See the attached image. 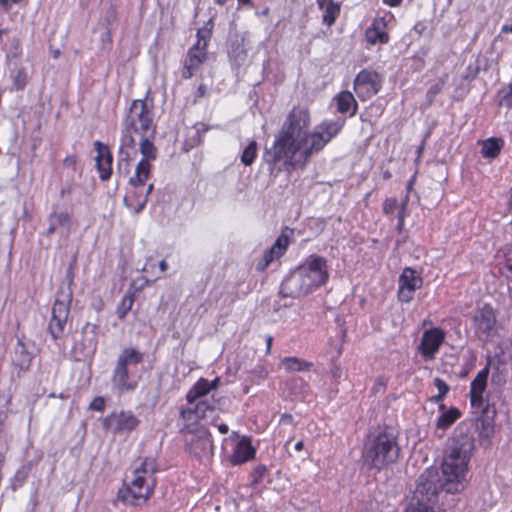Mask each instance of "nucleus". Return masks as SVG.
<instances>
[{"label":"nucleus","instance_id":"nucleus-59","mask_svg":"<svg viewBox=\"0 0 512 512\" xmlns=\"http://www.w3.org/2000/svg\"><path fill=\"white\" fill-rule=\"evenodd\" d=\"M218 430L220 431V433L222 434H226L229 430L228 426L224 423L218 425Z\"/></svg>","mask_w":512,"mask_h":512},{"label":"nucleus","instance_id":"nucleus-31","mask_svg":"<svg viewBox=\"0 0 512 512\" xmlns=\"http://www.w3.org/2000/svg\"><path fill=\"white\" fill-rule=\"evenodd\" d=\"M282 365L289 372L306 371L312 366V363L301 360L296 357H285L282 360Z\"/></svg>","mask_w":512,"mask_h":512},{"label":"nucleus","instance_id":"nucleus-10","mask_svg":"<svg viewBox=\"0 0 512 512\" xmlns=\"http://www.w3.org/2000/svg\"><path fill=\"white\" fill-rule=\"evenodd\" d=\"M71 294L59 292L52 307V316L48 331L54 340L60 339L64 333L70 313Z\"/></svg>","mask_w":512,"mask_h":512},{"label":"nucleus","instance_id":"nucleus-17","mask_svg":"<svg viewBox=\"0 0 512 512\" xmlns=\"http://www.w3.org/2000/svg\"><path fill=\"white\" fill-rule=\"evenodd\" d=\"M287 232L293 234V230H290L287 227L285 228V230L278 236L275 243L271 246L270 249L265 251L262 259L257 263V271H265L272 261L284 255L289 245V236L287 235Z\"/></svg>","mask_w":512,"mask_h":512},{"label":"nucleus","instance_id":"nucleus-45","mask_svg":"<svg viewBox=\"0 0 512 512\" xmlns=\"http://www.w3.org/2000/svg\"><path fill=\"white\" fill-rule=\"evenodd\" d=\"M407 202H408V199L406 198L402 204H401V208L398 212V215H397V218H398V223H397V227L396 229L401 232L402 229H403V226H404V219H405V211H406V207H407Z\"/></svg>","mask_w":512,"mask_h":512},{"label":"nucleus","instance_id":"nucleus-18","mask_svg":"<svg viewBox=\"0 0 512 512\" xmlns=\"http://www.w3.org/2000/svg\"><path fill=\"white\" fill-rule=\"evenodd\" d=\"M34 343L26 338L19 337L14 348L12 363L21 371L29 370L34 358Z\"/></svg>","mask_w":512,"mask_h":512},{"label":"nucleus","instance_id":"nucleus-14","mask_svg":"<svg viewBox=\"0 0 512 512\" xmlns=\"http://www.w3.org/2000/svg\"><path fill=\"white\" fill-rule=\"evenodd\" d=\"M139 423L140 420L131 411H121L106 416L103 420V427L106 430H111L114 434H120L136 429Z\"/></svg>","mask_w":512,"mask_h":512},{"label":"nucleus","instance_id":"nucleus-7","mask_svg":"<svg viewBox=\"0 0 512 512\" xmlns=\"http://www.w3.org/2000/svg\"><path fill=\"white\" fill-rule=\"evenodd\" d=\"M489 368L480 370L470 384V402L477 419H481L483 425L493 421L496 411L488 402L484 401L483 393L487 387Z\"/></svg>","mask_w":512,"mask_h":512},{"label":"nucleus","instance_id":"nucleus-23","mask_svg":"<svg viewBox=\"0 0 512 512\" xmlns=\"http://www.w3.org/2000/svg\"><path fill=\"white\" fill-rule=\"evenodd\" d=\"M256 451L251 444V441L243 437L236 444L232 455L230 456V462L233 465H240L247 461L252 460L255 457Z\"/></svg>","mask_w":512,"mask_h":512},{"label":"nucleus","instance_id":"nucleus-13","mask_svg":"<svg viewBox=\"0 0 512 512\" xmlns=\"http://www.w3.org/2000/svg\"><path fill=\"white\" fill-rule=\"evenodd\" d=\"M445 331L438 327L425 330L422 334L418 351L425 360H433L445 340Z\"/></svg>","mask_w":512,"mask_h":512},{"label":"nucleus","instance_id":"nucleus-15","mask_svg":"<svg viewBox=\"0 0 512 512\" xmlns=\"http://www.w3.org/2000/svg\"><path fill=\"white\" fill-rule=\"evenodd\" d=\"M398 284V299L408 303L414 298L415 291L422 287L423 280L414 269L406 267L399 276Z\"/></svg>","mask_w":512,"mask_h":512},{"label":"nucleus","instance_id":"nucleus-47","mask_svg":"<svg viewBox=\"0 0 512 512\" xmlns=\"http://www.w3.org/2000/svg\"><path fill=\"white\" fill-rule=\"evenodd\" d=\"M211 37V29L202 28L197 31V39L203 40V42L208 43Z\"/></svg>","mask_w":512,"mask_h":512},{"label":"nucleus","instance_id":"nucleus-9","mask_svg":"<svg viewBox=\"0 0 512 512\" xmlns=\"http://www.w3.org/2000/svg\"><path fill=\"white\" fill-rule=\"evenodd\" d=\"M140 137L139 151L141 160L135 167V174L129 178V184L135 189L142 188L150 176L151 161L157 158V148L153 141L156 135H138Z\"/></svg>","mask_w":512,"mask_h":512},{"label":"nucleus","instance_id":"nucleus-21","mask_svg":"<svg viewBox=\"0 0 512 512\" xmlns=\"http://www.w3.org/2000/svg\"><path fill=\"white\" fill-rule=\"evenodd\" d=\"M94 147L97 151L95 162L97 171L99 172V178L102 181H107L112 175L113 156L108 147L103 145L100 141H96Z\"/></svg>","mask_w":512,"mask_h":512},{"label":"nucleus","instance_id":"nucleus-26","mask_svg":"<svg viewBox=\"0 0 512 512\" xmlns=\"http://www.w3.org/2000/svg\"><path fill=\"white\" fill-rule=\"evenodd\" d=\"M340 2L341 0H326L318 4L319 8L323 10L322 21L324 24L328 26L334 24L340 13Z\"/></svg>","mask_w":512,"mask_h":512},{"label":"nucleus","instance_id":"nucleus-50","mask_svg":"<svg viewBox=\"0 0 512 512\" xmlns=\"http://www.w3.org/2000/svg\"><path fill=\"white\" fill-rule=\"evenodd\" d=\"M406 512H435L434 508H427L426 506H408Z\"/></svg>","mask_w":512,"mask_h":512},{"label":"nucleus","instance_id":"nucleus-20","mask_svg":"<svg viewBox=\"0 0 512 512\" xmlns=\"http://www.w3.org/2000/svg\"><path fill=\"white\" fill-rule=\"evenodd\" d=\"M188 449L190 453L199 458L212 455L214 445L211 433L204 427L198 429L190 439Z\"/></svg>","mask_w":512,"mask_h":512},{"label":"nucleus","instance_id":"nucleus-54","mask_svg":"<svg viewBox=\"0 0 512 512\" xmlns=\"http://www.w3.org/2000/svg\"><path fill=\"white\" fill-rule=\"evenodd\" d=\"M208 43L203 42V40L197 39L196 44H194L192 47H197L199 52H206Z\"/></svg>","mask_w":512,"mask_h":512},{"label":"nucleus","instance_id":"nucleus-35","mask_svg":"<svg viewBox=\"0 0 512 512\" xmlns=\"http://www.w3.org/2000/svg\"><path fill=\"white\" fill-rule=\"evenodd\" d=\"M134 303V297L131 294L125 295L117 306L116 314L120 320H123L131 310Z\"/></svg>","mask_w":512,"mask_h":512},{"label":"nucleus","instance_id":"nucleus-58","mask_svg":"<svg viewBox=\"0 0 512 512\" xmlns=\"http://www.w3.org/2000/svg\"><path fill=\"white\" fill-rule=\"evenodd\" d=\"M159 268L161 272H166L168 269V263L165 260H161L159 263Z\"/></svg>","mask_w":512,"mask_h":512},{"label":"nucleus","instance_id":"nucleus-6","mask_svg":"<svg viewBox=\"0 0 512 512\" xmlns=\"http://www.w3.org/2000/svg\"><path fill=\"white\" fill-rule=\"evenodd\" d=\"M144 360V353L133 348L126 347L118 355L111 376V383L120 393L134 391L138 381L129 372L130 366H136Z\"/></svg>","mask_w":512,"mask_h":512},{"label":"nucleus","instance_id":"nucleus-46","mask_svg":"<svg viewBox=\"0 0 512 512\" xmlns=\"http://www.w3.org/2000/svg\"><path fill=\"white\" fill-rule=\"evenodd\" d=\"M89 408L94 411L102 412L105 409V399L102 396H97L90 403Z\"/></svg>","mask_w":512,"mask_h":512},{"label":"nucleus","instance_id":"nucleus-34","mask_svg":"<svg viewBox=\"0 0 512 512\" xmlns=\"http://www.w3.org/2000/svg\"><path fill=\"white\" fill-rule=\"evenodd\" d=\"M11 77L13 80V86L16 90H23L28 82V77L25 68L17 67L11 72Z\"/></svg>","mask_w":512,"mask_h":512},{"label":"nucleus","instance_id":"nucleus-52","mask_svg":"<svg viewBox=\"0 0 512 512\" xmlns=\"http://www.w3.org/2000/svg\"><path fill=\"white\" fill-rule=\"evenodd\" d=\"M279 422L281 424H294V417L291 414L284 413L281 415Z\"/></svg>","mask_w":512,"mask_h":512},{"label":"nucleus","instance_id":"nucleus-42","mask_svg":"<svg viewBox=\"0 0 512 512\" xmlns=\"http://www.w3.org/2000/svg\"><path fill=\"white\" fill-rule=\"evenodd\" d=\"M132 163L124 162L123 160H118L117 162V174L120 177L126 178L130 175Z\"/></svg>","mask_w":512,"mask_h":512},{"label":"nucleus","instance_id":"nucleus-12","mask_svg":"<svg viewBox=\"0 0 512 512\" xmlns=\"http://www.w3.org/2000/svg\"><path fill=\"white\" fill-rule=\"evenodd\" d=\"M381 89L380 76L375 71L361 70L354 80V90L362 100L372 97Z\"/></svg>","mask_w":512,"mask_h":512},{"label":"nucleus","instance_id":"nucleus-36","mask_svg":"<svg viewBox=\"0 0 512 512\" xmlns=\"http://www.w3.org/2000/svg\"><path fill=\"white\" fill-rule=\"evenodd\" d=\"M266 472H267V468L265 465L260 464V465L256 466L250 474V477L252 479L251 484H250L251 487L258 486L259 483L262 481Z\"/></svg>","mask_w":512,"mask_h":512},{"label":"nucleus","instance_id":"nucleus-19","mask_svg":"<svg viewBox=\"0 0 512 512\" xmlns=\"http://www.w3.org/2000/svg\"><path fill=\"white\" fill-rule=\"evenodd\" d=\"M214 403L207 400L198 399L194 404L183 407L180 410V417L185 421V429L189 430V426L197 423L206 417L207 412L214 411Z\"/></svg>","mask_w":512,"mask_h":512},{"label":"nucleus","instance_id":"nucleus-37","mask_svg":"<svg viewBox=\"0 0 512 512\" xmlns=\"http://www.w3.org/2000/svg\"><path fill=\"white\" fill-rule=\"evenodd\" d=\"M268 375V371L265 369L262 365H257L253 370L250 372V379L251 382L259 384L260 381L264 380Z\"/></svg>","mask_w":512,"mask_h":512},{"label":"nucleus","instance_id":"nucleus-5","mask_svg":"<svg viewBox=\"0 0 512 512\" xmlns=\"http://www.w3.org/2000/svg\"><path fill=\"white\" fill-rule=\"evenodd\" d=\"M122 125L123 142L127 146H133V134L156 135L153 105L146 100H134Z\"/></svg>","mask_w":512,"mask_h":512},{"label":"nucleus","instance_id":"nucleus-44","mask_svg":"<svg viewBox=\"0 0 512 512\" xmlns=\"http://www.w3.org/2000/svg\"><path fill=\"white\" fill-rule=\"evenodd\" d=\"M433 383H434L435 387L438 389V394L446 397V395L448 394V392L450 390L447 383L439 377L434 378Z\"/></svg>","mask_w":512,"mask_h":512},{"label":"nucleus","instance_id":"nucleus-8","mask_svg":"<svg viewBox=\"0 0 512 512\" xmlns=\"http://www.w3.org/2000/svg\"><path fill=\"white\" fill-rule=\"evenodd\" d=\"M311 292L324 286L329 280L327 259L311 254L296 268Z\"/></svg>","mask_w":512,"mask_h":512},{"label":"nucleus","instance_id":"nucleus-1","mask_svg":"<svg viewBox=\"0 0 512 512\" xmlns=\"http://www.w3.org/2000/svg\"><path fill=\"white\" fill-rule=\"evenodd\" d=\"M345 124L346 118L338 116L322 121L309 132V110L301 106L293 107L276 135L273 146L266 149L263 155L270 179L274 181L280 173L291 172L298 165L305 167L313 155L321 152L338 136Z\"/></svg>","mask_w":512,"mask_h":512},{"label":"nucleus","instance_id":"nucleus-29","mask_svg":"<svg viewBox=\"0 0 512 512\" xmlns=\"http://www.w3.org/2000/svg\"><path fill=\"white\" fill-rule=\"evenodd\" d=\"M504 145V141L500 138H489L482 143L481 154L484 158H496L502 147Z\"/></svg>","mask_w":512,"mask_h":512},{"label":"nucleus","instance_id":"nucleus-64","mask_svg":"<svg viewBox=\"0 0 512 512\" xmlns=\"http://www.w3.org/2000/svg\"><path fill=\"white\" fill-rule=\"evenodd\" d=\"M154 189V185L153 184H150L147 189H146V193H145V196H149L151 194V192L153 191Z\"/></svg>","mask_w":512,"mask_h":512},{"label":"nucleus","instance_id":"nucleus-51","mask_svg":"<svg viewBox=\"0 0 512 512\" xmlns=\"http://www.w3.org/2000/svg\"><path fill=\"white\" fill-rule=\"evenodd\" d=\"M444 398H445L444 396L437 394V395L431 396L429 401L432 403H435V404L439 403V410H444L445 405L442 403Z\"/></svg>","mask_w":512,"mask_h":512},{"label":"nucleus","instance_id":"nucleus-62","mask_svg":"<svg viewBox=\"0 0 512 512\" xmlns=\"http://www.w3.org/2000/svg\"><path fill=\"white\" fill-rule=\"evenodd\" d=\"M304 448V443L302 441H298L296 444H295V450L296 451H302Z\"/></svg>","mask_w":512,"mask_h":512},{"label":"nucleus","instance_id":"nucleus-33","mask_svg":"<svg viewBox=\"0 0 512 512\" xmlns=\"http://www.w3.org/2000/svg\"><path fill=\"white\" fill-rule=\"evenodd\" d=\"M258 144L255 140H252L244 148L241 154V162L245 166H251L257 156Z\"/></svg>","mask_w":512,"mask_h":512},{"label":"nucleus","instance_id":"nucleus-60","mask_svg":"<svg viewBox=\"0 0 512 512\" xmlns=\"http://www.w3.org/2000/svg\"><path fill=\"white\" fill-rule=\"evenodd\" d=\"M511 32L512 33V24L511 25H503L502 28H501V33H509Z\"/></svg>","mask_w":512,"mask_h":512},{"label":"nucleus","instance_id":"nucleus-28","mask_svg":"<svg viewBox=\"0 0 512 512\" xmlns=\"http://www.w3.org/2000/svg\"><path fill=\"white\" fill-rule=\"evenodd\" d=\"M441 411L442 413L436 421V428L443 431L451 427L461 417V412L456 407H450L448 410L444 409Z\"/></svg>","mask_w":512,"mask_h":512},{"label":"nucleus","instance_id":"nucleus-32","mask_svg":"<svg viewBox=\"0 0 512 512\" xmlns=\"http://www.w3.org/2000/svg\"><path fill=\"white\" fill-rule=\"evenodd\" d=\"M138 150L136 149V141L134 140L133 146L124 145L123 135H121V144L119 149L118 160L132 163L137 156Z\"/></svg>","mask_w":512,"mask_h":512},{"label":"nucleus","instance_id":"nucleus-63","mask_svg":"<svg viewBox=\"0 0 512 512\" xmlns=\"http://www.w3.org/2000/svg\"><path fill=\"white\" fill-rule=\"evenodd\" d=\"M508 207H509V210H512V187L509 190Z\"/></svg>","mask_w":512,"mask_h":512},{"label":"nucleus","instance_id":"nucleus-16","mask_svg":"<svg viewBox=\"0 0 512 512\" xmlns=\"http://www.w3.org/2000/svg\"><path fill=\"white\" fill-rule=\"evenodd\" d=\"M312 293L297 269L287 275L281 283V297L299 298Z\"/></svg>","mask_w":512,"mask_h":512},{"label":"nucleus","instance_id":"nucleus-27","mask_svg":"<svg viewBox=\"0 0 512 512\" xmlns=\"http://www.w3.org/2000/svg\"><path fill=\"white\" fill-rule=\"evenodd\" d=\"M210 392L211 387L208 385V379L200 378L187 392L186 400L189 405H192L198 399H202Z\"/></svg>","mask_w":512,"mask_h":512},{"label":"nucleus","instance_id":"nucleus-3","mask_svg":"<svg viewBox=\"0 0 512 512\" xmlns=\"http://www.w3.org/2000/svg\"><path fill=\"white\" fill-rule=\"evenodd\" d=\"M401 448L392 427L378 426L369 431L362 450V459L369 469L381 471L396 463Z\"/></svg>","mask_w":512,"mask_h":512},{"label":"nucleus","instance_id":"nucleus-48","mask_svg":"<svg viewBox=\"0 0 512 512\" xmlns=\"http://www.w3.org/2000/svg\"><path fill=\"white\" fill-rule=\"evenodd\" d=\"M439 87L437 85H432L428 91H427V94H426V98L428 99L429 103H432V101L434 100L435 96L438 94L439 92Z\"/></svg>","mask_w":512,"mask_h":512},{"label":"nucleus","instance_id":"nucleus-24","mask_svg":"<svg viewBox=\"0 0 512 512\" xmlns=\"http://www.w3.org/2000/svg\"><path fill=\"white\" fill-rule=\"evenodd\" d=\"M48 224L46 231L48 236L54 234L59 228L66 229L68 233L71 227V215L68 212L53 209L48 216Z\"/></svg>","mask_w":512,"mask_h":512},{"label":"nucleus","instance_id":"nucleus-53","mask_svg":"<svg viewBox=\"0 0 512 512\" xmlns=\"http://www.w3.org/2000/svg\"><path fill=\"white\" fill-rule=\"evenodd\" d=\"M195 128H196L197 134H199V137H201V134L206 133L210 129V127L204 123H197Z\"/></svg>","mask_w":512,"mask_h":512},{"label":"nucleus","instance_id":"nucleus-4","mask_svg":"<svg viewBox=\"0 0 512 512\" xmlns=\"http://www.w3.org/2000/svg\"><path fill=\"white\" fill-rule=\"evenodd\" d=\"M157 463L154 458L146 457L136 468L131 479H125L117 492V500L126 506L142 507L154 493Z\"/></svg>","mask_w":512,"mask_h":512},{"label":"nucleus","instance_id":"nucleus-30","mask_svg":"<svg viewBox=\"0 0 512 512\" xmlns=\"http://www.w3.org/2000/svg\"><path fill=\"white\" fill-rule=\"evenodd\" d=\"M379 24L380 23L376 20L372 26L366 30V39L372 45L376 43L385 44L389 41L388 33L381 29Z\"/></svg>","mask_w":512,"mask_h":512},{"label":"nucleus","instance_id":"nucleus-40","mask_svg":"<svg viewBox=\"0 0 512 512\" xmlns=\"http://www.w3.org/2000/svg\"><path fill=\"white\" fill-rule=\"evenodd\" d=\"M480 69H481L480 59L478 58L476 60L475 64H470L467 67L466 72L463 75V78L465 80H473V79H475L477 77V75L479 74Z\"/></svg>","mask_w":512,"mask_h":512},{"label":"nucleus","instance_id":"nucleus-25","mask_svg":"<svg viewBox=\"0 0 512 512\" xmlns=\"http://www.w3.org/2000/svg\"><path fill=\"white\" fill-rule=\"evenodd\" d=\"M337 111L341 114H345L351 110L350 116H354L358 110V104L353 94L349 91H343L334 98Z\"/></svg>","mask_w":512,"mask_h":512},{"label":"nucleus","instance_id":"nucleus-41","mask_svg":"<svg viewBox=\"0 0 512 512\" xmlns=\"http://www.w3.org/2000/svg\"><path fill=\"white\" fill-rule=\"evenodd\" d=\"M22 53V50H21V46H20V41L18 38L14 37L12 40H11V47L7 53V57L10 58V57H13V58H18Z\"/></svg>","mask_w":512,"mask_h":512},{"label":"nucleus","instance_id":"nucleus-55","mask_svg":"<svg viewBox=\"0 0 512 512\" xmlns=\"http://www.w3.org/2000/svg\"><path fill=\"white\" fill-rule=\"evenodd\" d=\"M219 384H220V378L219 377H216L212 381L208 380V385L211 387V391L217 389Z\"/></svg>","mask_w":512,"mask_h":512},{"label":"nucleus","instance_id":"nucleus-56","mask_svg":"<svg viewBox=\"0 0 512 512\" xmlns=\"http://www.w3.org/2000/svg\"><path fill=\"white\" fill-rule=\"evenodd\" d=\"M403 0H383V2L390 7H397Z\"/></svg>","mask_w":512,"mask_h":512},{"label":"nucleus","instance_id":"nucleus-11","mask_svg":"<svg viewBox=\"0 0 512 512\" xmlns=\"http://www.w3.org/2000/svg\"><path fill=\"white\" fill-rule=\"evenodd\" d=\"M473 324L476 335L483 340L491 338L495 331L496 316L491 306L485 304L475 311Z\"/></svg>","mask_w":512,"mask_h":512},{"label":"nucleus","instance_id":"nucleus-43","mask_svg":"<svg viewBox=\"0 0 512 512\" xmlns=\"http://www.w3.org/2000/svg\"><path fill=\"white\" fill-rule=\"evenodd\" d=\"M398 207V201L396 198H387L383 204V212L386 215L392 214Z\"/></svg>","mask_w":512,"mask_h":512},{"label":"nucleus","instance_id":"nucleus-61","mask_svg":"<svg viewBox=\"0 0 512 512\" xmlns=\"http://www.w3.org/2000/svg\"><path fill=\"white\" fill-rule=\"evenodd\" d=\"M198 94L201 97L205 96V94H206V87H205V85H200L198 87Z\"/></svg>","mask_w":512,"mask_h":512},{"label":"nucleus","instance_id":"nucleus-57","mask_svg":"<svg viewBox=\"0 0 512 512\" xmlns=\"http://www.w3.org/2000/svg\"><path fill=\"white\" fill-rule=\"evenodd\" d=\"M272 342H273V337L271 335H268L266 337V353H270L271 351V346H272Z\"/></svg>","mask_w":512,"mask_h":512},{"label":"nucleus","instance_id":"nucleus-38","mask_svg":"<svg viewBox=\"0 0 512 512\" xmlns=\"http://www.w3.org/2000/svg\"><path fill=\"white\" fill-rule=\"evenodd\" d=\"M131 198L126 196L124 197V204L127 208L129 209H133V212L134 214H139L140 212H142L146 206V203H147V196H144V198L141 200V201H138L137 204L135 206H133V204L130 202Z\"/></svg>","mask_w":512,"mask_h":512},{"label":"nucleus","instance_id":"nucleus-22","mask_svg":"<svg viewBox=\"0 0 512 512\" xmlns=\"http://www.w3.org/2000/svg\"><path fill=\"white\" fill-rule=\"evenodd\" d=\"M206 58V52H199L197 47L189 48L187 57L184 61L182 77L184 79L192 78L200 69L201 65L205 62Z\"/></svg>","mask_w":512,"mask_h":512},{"label":"nucleus","instance_id":"nucleus-49","mask_svg":"<svg viewBox=\"0 0 512 512\" xmlns=\"http://www.w3.org/2000/svg\"><path fill=\"white\" fill-rule=\"evenodd\" d=\"M76 163H77V157L75 155H69L63 161V165L65 167L73 168V169L75 168Z\"/></svg>","mask_w":512,"mask_h":512},{"label":"nucleus","instance_id":"nucleus-2","mask_svg":"<svg viewBox=\"0 0 512 512\" xmlns=\"http://www.w3.org/2000/svg\"><path fill=\"white\" fill-rule=\"evenodd\" d=\"M474 447V438L464 433L462 426H458L443 459L441 483L435 469H426L416 481V488L409 506L433 508L432 504L436 501L439 488L451 494L462 491Z\"/></svg>","mask_w":512,"mask_h":512},{"label":"nucleus","instance_id":"nucleus-39","mask_svg":"<svg viewBox=\"0 0 512 512\" xmlns=\"http://www.w3.org/2000/svg\"><path fill=\"white\" fill-rule=\"evenodd\" d=\"M500 96V105H503L507 108H512V89L507 86L503 88L499 92Z\"/></svg>","mask_w":512,"mask_h":512}]
</instances>
